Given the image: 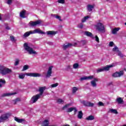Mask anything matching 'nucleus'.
I'll list each match as a JSON object with an SVG mask.
<instances>
[{
  "label": "nucleus",
  "instance_id": "nucleus-50",
  "mask_svg": "<svg viewBox=\"0 0 126 126\" xmlns=\"http://www.w3.org/2000/svg\"><path fill=\"white\" fill-rule=\"evenodd\" d=\"M12 2V0H7V4H11Z\"/></svg>",
  "mask_w": 126,
  "mask_h": 126
},
{
  "label": "nucleus",
  "instance_id": "nucleus-19",
  "mask_svg": "<svg viewBox=\"0 0 126 126\" xmlns=\"http://www.w3.org/2000/svg\"><path fill=\"white\" fill-rule=\"evenodd\" d=\"M31 34H33L32 32V31H30L27 32L24 34L23 37L24 38H27V37H29V36H30Z\"/></svg>",
  "mask_w": 126,
  "mask_h": 126
},
{
  "label": "nucleus",
  "instance_id": "nucleus-57",
  "mask_svg": "<svg viewBox=\"0 0 126 126\" xmlns=\"http://www.w3.org/2000/svg\"><path fill=\"white\" fill-rule=\"evenodd\" d=\"M1 20V16L0 15V20Z\"/></svg>",
  "mask_w": 126,
  "mask_h": 126
},
{
  "label": "nucleus",
  "instance_id": "nucleus-55",
  "mask_svg": "<svg viewBox=\"0 0 126 126\" xmlns=\"http://www.w3.org/2000/svg\"><path fill=\"white\" fill-rule=\"evenodd\" d=\"M63 126H69V125H64Z\"/></svg>",
  "mask_w": 126,
  "mask_h": 126
},
{
  "label": "nucleus",
  "instance_id": "nucleus-35",
  "mask_svg": "<svg viewBox=\"0 0 126 126\" xmlns=\"http://www.w3.org/2000/svg\"><path fill=\"white\" fill-rule=\"evenodd\" d=\"M118 53V56H119V57H120V58H124V57H125V55H124V54H123V53H122V52H121V51H118V52H117Z\"/></svg>",
  "mask_w": 126,
  "mask_h": 126
},
{
  "label": "nucleus",
  "instance_id": "nucleus-39",
  "mask_svg": "<svg viewBox=\"0 0 126 126\" xmlns=\"http://www.w3.org/2000/svg\"><path fill=\"white\" fill-rule=\"evenodd\" d=\"M78 66H79V65L77 63H74L73 65V68H75V69H76V68H78Z\"/></svg>",
  "mask_w": 126,
  "mask_h": 126
},
{
  "label": "nucleus",
  "instance_id": "nucleus-10",
  "mask_svg": "<svg viewBox=\"0 0 126 126\" xmlns=\"http://www.w3.org/2000/svg\"><path fill=\"white\" fill-rule=\"evenodd\" d=\"M40 95L39 94H36L32 96L31 99V103L32 104H34V103H36L37 101H38V99H40Z\"/></svg>",
  "mask_w": 126,
  "mask_h": 126
},
{
  "label": "nucleus",
  "instance_id": "nucleus-53",
  "mask_svg": "<svg viewBox=\"0 0 126 126\" xmlns=\"http://www.w3.org/2000/svg\"><path fill=\"white\" fill-rule=\"evenodd\" d=\"M73 110L74 111V114H76V112H77V109H76V108L74 107Z\"/></svg>",
  "mask_w": 126,
  "mask_h": 126
},
{
  "label": "nucleus",
  "instance_id": "nucleus-12",
  "mask_svg": "<svg viewBox=\"0 0 126 126\" xmlns=\"http://www.w3.org/2000/svg\"><path fill=\"white\" fill-rule=\"evenodd\" d=\"M41 23V21L40 20H38L36 21H30L29 23L30 25L32 26V27H34V26H37V25H39V24H40Z\"/></svg>",
  "mask_w": 126,
  "mask_h": 126
},
{
  "label": "nucleus",
  "instance_id": "nucleus-28",
  "mask_svg": "<svg viewBox=\"0 0 126 126\" xmlns=\"http://www.w3.org/2000/svg\"><path fill=\"white\" fill-rule=\"evenodd\" d=\"M78 91V88L76 87H74L72 88V92L73 94H75V93H76V91Z\"/></svg>",
  "mask_w": 126,
  "mask_h": 126
},
{
  "label": "nucleus",
  "instance_id": "nucleus-30",
  "mask_svg": "<svg viewBox=\"0 0 126 126\" xmlns=\"http://www.w3.org/2000/svg\"><path fill=\"white\" fill-rule=\"evenodd\" d=\"M109 112H110V113H112L113 114H115L116 115L118 114V111L117 109H111L109 110Z\"/></svg>",
  "mask_w": 126,
  "mask_h": 126
},
{
  "label": "nucleus",
  "instance_id": "nucleus-2",
  "mask_svg": "<svg viewBox=\"0 0 126 126\" xmlns=\"http://www.w3.org/2000/svg\"><path fill=\"white\" fill-rule=\"evenodd\" d=\"M25 75L32 77H40V76H41V74L38 73H26V74L21 73L19 74V78H20V79H24Z\"/></svg>",
  "mask_w": 126,
  "mask_h": 126
},
{
  "label": "nucleus",
  "instance_id": "nucleus-11",
  "mask_svg": "<svg viewBox=\"0 0 126 126\" xmlns=\"http://www.w3.org/2000/svg\"><path fill=\"white\" fill-rule=\"evenodd\" d=\"M82 104H84V106L86 107H93L94 106V103H91L89 101H87L85 100H83L81 102Z\"/></svg>",
  "mask_w": 126,
  "mask_h": 126
},
{
  "label": "nucleus",
  "instance_id": "nucleus-40",
  "mask_svg": "<svg viewBox=\"0 0 126 126\" xmlns=\"http://www.w3.org/2000/svg\"><path fill=\"white\" fill-rule=\"evenodd\" d=\"M73 108L74 107H71V108H68L66 112L67 113H70V112H72V111H73Z\"/></svg>",
  "mask_w": 126,
  "mask_h": 126
},
{
  "label": "nucleus",
  "instance_id": "nucleus-33",
  "mask_svg": "<svg viewBox=\"0 0 126 126\" xmlns=\"http://www.w3.org/2000/svg\"><path fill=\"white\" fill-rule=\"evenodd\" d=\"M88 18H90V17H89V16H87L84 17L83 19H82L81 21L83 23L84 22H86V20H87V19H88Z\"/></svg>",
  "mask_w": 126,
  "mask_h": 126
},
{
  "label": "nucleus",
  "instance_id": "nucleus-6",
  "mask_svg": "<svg viewBox=\"0 0 126 126\" xmlns=\"http://www.w3.org/2000/svg\"><path fill=\"white\" fill-rule=\"evenodd\" d=\"M113 66H116V64H112L110 65H107L104 67H103L102 68L97 69L96 70V72L97 73H99V72H102L103 71H108V70H110V68H111V67H113Z\"/></svg>",
  "mask_w": 126,
  "mask_h": 126
},
{
  "label": "nucleus",
  "instance_id": "nucleus-38",
  "mask_svg": "<svg viewBox=\"0 0 126 126\" xmlns=\"http://www.w3.org/2000/svg\"><path fill=\"white\" fill-rule=\"evenodd\" d=\"M10 39L12 42H16V39H15V37L13 36H11Z\"/></svg>",
  "mask_w": 126,
  "mask_h": 126
},
{
  "label": "nucleus",
  "instance_id": "nucleus-45",
  "mask_svg": "<svg viewBox=\"0 0 126 126\" xmlns=\"http://www.w3.org/2000/svg\"><path fill=\"white\" fill-rule=\"evenodd\" d=\"M71 68V65H67L66 67V70H69Z\"/></svg>",
  "mask_w": 126,
  "mask_h": 126
},
{
  "label": "nucleus",
  "instance_id": "nucleus-41",
  "mask_svg": "<svg viewBox=\"0 0 126 126\" xmlns=\"http://www.w3.org/2000/svg\"><path fill=\"white\" fill-rule=\"evenodd\" d=\"M59 85V83H56L55 84H53L52 85H51V88H55V87H57V86H58Z\"/></svg>",
  "mask_w": 126,
  "mask_h": 126
},
{
  "label": "nucleus",
  "instance_id": "nucleus-42",
  "mask_svg": "<svg viewBox=\"0 0 126 126\" xmlns=\"http://www.w3.org/2000/svg\"><path fill=\"white\" fill-rule=\"evenodd\" d=\"M18 64H19V59H16L14 65L16 66L18 65Z\"/></svg>",
  "mask_w": 126,
  "mask_h": 126
},
{
  "label": "nucleus",
  "instance_id": "nucleus-31",
  "mask_svg": "<svg viewBox=\"0 0 126 126\" xmlns=\"http://www.w3.org/2000/svg\"><path fill=\"white\" fill-rule=\"evenodd\" d=\"M49 120H45L43 122V126H49Z\"/></svg>",
  "mask_w": 126,
  "mask_h": 126
},
{
  "label": "nucleus",
  "instance_id": "nucleus-58",
  "mask_svg": "<svg viewBox=\"0 0 126 126\" xmlns=\"http://www.w3.org/2000/svg\"><path fill=\"white\" fill-rule=\"evenodd\" d=\"M125 71H126V69H125Z\"/></svg>",
  "mask_w": 126,
  "mask_h": 126
},
{
  "label": "nucleus",
  "instance_id": "nucleus-16",
  "mask_svg": "<svg viewBox=\"0 0 126 126\" xmlns=\"http://www.w3.org/2000/svg\"><path fill=\"white\" fill-rule=\"evenodd\" d=\"M15 94H16V93L3 94L1 95V97H9V96H12V95H15Z\"/></svg>",
  "mask_w": 126,
  "mask_h": 126
},
{
  "label": "nucleus",
  "instance_id": "nucleus-48",
  "mask_svg": "<svg viewBox=\"0 0 126 126\" xmlns=\"http://www.w3.org/2000/svg\"><path fill=\"white\" fill-rule=\"evenodd\" d=\"M109 47H113V46H114V42L113 41H110L109 42Z\"/></svg>",
  "mask_w": 126,
  "mask_h": 126
},
{
  "label": "nucleus",
  "instance_id": "nucleus-47",
  "mask_svg": "<svg viewBox=\"0 0 126 126\" xmlns=\"http://www.w3.org/2000/svg\"><path fill=\"white\" fill-rule=\"evenodd\" d=\"M78 28H79L80 29H82L83 28V24H80L78 26Z\"/></svg>",
  "mask_w": 126,
  "mask_h": 126
},
{
  "label": "nucleus",
  "instance_id": "nucleus-21",
  "mask_svg": "<svg viewBox=\"0 0 126 126\" xmlns=\"http://www.w3.org/2000/svg\"><path fill=\"white\" fill-rule=\"evenodd\" d=\"M14 120L17 122V123H23V122H25V120L22 119H19L16 117H14Z\"/></svg>",
  "mask_w": 126,
  "mask_h": 126
},
{
  "label": "nucleus",
  "instance_id": "nucleus-52",
  "mask_svg": "<svg viewBox=\"0 0 126 126\" xmlns=\"http://www.w3.org/2000/svg\"><path fill=\"white\" fill-rule=\"evenodd\" d=\"M98 105L99 106H104V104L103 103V102L99 101L98 103Z\"/></svg>",
  "mask_w": 126,
  "mask_h": 126
},
{
  "label": "nucleus",
  "instance_id": "nucleus-34",
  "mask_svg": "<svg viewBox=\"0 0 126 126\" xmlns=\"http://www.w3.org/2000/svg\"><path fill=\"white\" fill-rule=\"evenodd\" d=\"M112 51L113 52H117V53H118L120 50H119V48H118V47L117 46H115L113 49H112Z\"/></svg>",
  "mask_w": 126,
  "mask_h": 126
},
{
  "label": "nucleus",
  "instance_id": "nucleus-22",
  "mask_svg": "<svg viewBox=\"0 0 126 126\" xmlns=\"http://www.w3.org/2000/svg\"><path fill=\"white\" fill-rule=\"evenodd\" d=\"M72 46V44L71 43H68L67 44H64L63 45V50H66L68 48H70V47Z\"/></svg>",
  "mask_w": 126,
  "mask_h": 126
},
{
  "label": "nucleus",
  "instance_id": "nucleus-26",
  "mask_svg": "<svg viewBox=\"0 0 126 126\" xmlns=\"http://www.w3.org/2000/svg\"><path fill=\"white\" fill-rule=\"evenodd\" d=\"M84 34L87 36L88 37H92V36H93V35L92 34V33L88 31L85 32Z\"/></svg>",
  "mask_w": 126,
  "mask_h": 126
},
{
  "label": "nucleus",
  "instance_id": "nucleus-18",
  "mask_svg": "<svg viewBox=\"0 0 126 126\" xmlns=\"http://www.w3.org/2000/svg\"><path fill=\"white\" fill-rule=\"evenodd\" d=\"M5 83H6L5 80L3 79H0V88H1V87L4 85H5Z\"/></svg>",
  "mask_w": 126,
  "mask_h": 126
},
{
  "label": "nucleus",
  "instance_id": "nucleus-25",
  "mask_svg": "<svg viewBox=\"0 0 126 126\" xmlns=\"http://www.w3.org/2000/svg\"><path fill=\"white\" fill-rule=\"evenodd\" d=\"M77 117L78 119H79V120H81V119H82L83 117V113H82V111H79Z\"/></svg>",
  "mask_w": 126,
  "mask_h": 126
},
{
  "label": "nucleus",
  "instance_id": "nucleus-27",
  "mask_svg": "<svg viewBox=\"0 0 126 126\" xmlns=\"http://www.w3.org/2000/svg\"><path fill=\"white\" fill-rule=\"evenodd\" d=\"M95 118L94 117V116L90 115L89 117H87L86 118V120H87V121H93Z\"/></svg>",
  "mask_w": 126,
  "mask_h": 126
},
{
  "label": "nucleus",
  "instance_id": "nucleus-56",
  "mask_svg": "<svg viewBox=\"0 0 126 126\" xmlns=\"http://www.w3.org/2000/svg\"><path fill=\"white\" fill-rule=\"evenodd\" d=\"M2 113V110H0V114Z\"/></svg>",
  "mask_w": 126,
  "mask_h": 126
},
{
  "label": "nucleus",
  "instance_id": "nucleus-36",
  "mask_svg": "<svg viewBox=\"0 0 126 126\" xmlns=\"http://www.w3.org/2000/svg\"><path fill=\"white\" fill-rule=\"evenodd\" d=\"M29 68V66L28 65H25L22 69V71H25V70H27V69Z\"/></svg>",
  "mask_w": 126,
  "mask_h": 126
},
{
  "label": "nucleus",
  "instance_id": "nucleus-44",
  "mask_svg": "<svg viewBox=\"0 0 126 126\" xmlns=\"http://www.w3.org/2000/svg\"><path fill=\"white\" fill-rule=\"evenodd\" d=\"M80 45H82L83 46H84V45H85V44H86V41L85 40H82L81 42H79Z\"/></svg>",
  "mask_w": 126,
  "mask_h": 126
},
{
  "label": "nucleus",
  "instance_id": "nucleus-3",
  "mask_svg": "<svg viewBox=\"0 0 126 126\" xmlns=\"http://www.w3.org/2000/svg\"><path fill=\"white\" fill-rule=\"evenodd\" d=\"M94 28L96 30L100 32L101 33H105L106 30H105V26L100 22H97L95 25H94Z\"/></svg>",
  "mask_w": 126,
  "mask_h": 126
},
{
  "label": "nucleus",
  "instance_id": "nucleus-54",
  "mask_svg": "<svg viewBox=\"0 0 126 126\" xmlns=\"http://www.w3.org/2000/svg\"><path fill=\"white\" fill-rule=\"evenodd\" d=\"M5 29L7 30H10V28H9V27H8V26L6 27Z\"/></svg>",
  "mask_w": 126,
  "mask_h": 126
},
{
  "label": "nucleus",
  "instance_id": "nucleus-13",
  "mask_svg": "<svg viewBox=\"0 0 126 126\" xmlns=\"http://www.w3.org/2000/svg\"><path fill=\"white\" fill-rule=\"evenodd\" d=\"M32 34H46V32L42 31L41 30H40V29H37L33 30V31H32Z\"/></svg>",
  "mask_w": 126,
  "mask_h": 126
},
{
  "label": "nucleus",
  "instance_id": "nucleus-37",
  "mask_svg": "<svg viewBox=\"0 0 126 126\" xmlns=\"http://www.w3.org/2000/svg\"><path fill=\"white\" fill-rule=\"evenodd\" d=\"M57 103H58V104H63L64 101H63L62 99H59L57 100Z\"/></svg>",
  "mask_w": 126,
  "mask_h": 126
},
{
  "label": "nucleus",
  "instance_id": "nucleus-4",
  "mask_svg": "<svg viewBox=\"0 0 126 126\" xmlns=\"http://www.w3.org/2000/svg\"><path fill=\"white\" fill-rule=\"evenodd\" d=\"M12 72V70L9 68L6 67L4 66H0V73L2 75H6Z\"/></svg>",
  "mask_w": 126,
  "mask_h": 126
},
{
  "label": "nucleus",
  "instance_id": "nucleus-7",
  "mask_svg": "<svg viewBox=\"0 0 126 126\" xmlns=\"http://www.w3.org/2000/svg\"><path fill=\"white\" fill-rule=\"evenodd\" d=\"M9 117V113H5V114H2L0 117V123H3L4 122H5V121H6V120H7Z\"/></svg>",
  "mask_w": 126,
  "mask_h": 126
},
{
  "label": "nucleus",
  "instance_id": "nucleus-24",
  "mask_svg": "<svg viewBox=\"0 0 126 126\" xmlns=\"http://www.w3.org/2000/svg\"><path fill=\"white\" fill-rule=\"evenodd\" d=\"M25 12L26 11L25 10H22L21 12L20 13V16L22 18H25Z\"/></svg>",
  "mask_w": 126,
  "mask_h": 126
},
{
  "label": "nucleus",
  "instance_id": "nucleus-8",
  "mask_svg": "<svg viewBox=\"0 0 126 126\" xmlns=\"http://www.w3.org/2000/svg\"><path fill=\"white\" fill-rule=\"evenodd\" d=\"M53 67H54L53 66H50L48 67V70L45 75L46 78H49V77L52 76V73H53Z\"/></svg>",
  "mask_w": 126,
  "mask_h": 126
},
{
  "label": "nucleus",
  "instance_id": "nucleus-46",
  "mask_svg": "<svg viewBox=\"0 0 126 126\" xmlns=\"http://www.w3.org/2000/svg\"><path fill=\"white\" fill-rule=\"evenodd\" d=\"M59 3H62V4H63L65 2V0H58Z\"/></svg>",
  "mask_w": 126,
  "mask_h": 126
},
{
  "label": "nucleus",
  "instance_id": "nucleus-23",
  "mask_svg": "<svg viewBox=\"0 0 126 126\" xmlns=\"http://www.w3.org/2000/svg\"><path fill=\"white\" fill-rule=\"evenodd\" d=\"M94 8V5L89 4V5H88L87 6V9L88 11H92Z\"/></svg>",
  "mask_w": 126,
  "mask_h": 126
},
{
  "label": "nucleus",
  "instance_id": "nucleus-51",
  "mask_svg": "<svg viewBox=\"0 0 126 126\" xmlns=\"http://www.w3.org/2000/svg\"><path fill=\"white\" fill-rule=\"evenodd\" d=\"M78 44H79V42H75L73 44H72V46H73V47H75L76 46V45Z\"/></svg>",
  "mask_w": 126,
  "mask_h": 126
},
{
  "label": "nucleus",
  "instance_id": "nucleus-1",
  "mask_svg": "<svg viewBox=\"0 0 126 126\" xmlns=\"http://www.w3.org/2000/svg\"><path fill=\"white\" fill-rule=\"evenodd\" d=\"M90 79H93V80L91 81V84L93 87H97V83L96 82H98L99 81V79L94 77V75H91L89 76H85L84 77H82L80 78V80L81 81H83V80H87Z\"/></svg>",
  "mask_w": 126,
  "mask_h": 126
},
{
  "label": "nucleus",
  "instance_id": "nucleus-20",
  "mask_svg": "<svg viewBox=\"0 0 126 126\" xmlns=\"http://www.w3.org/2000/svg\"><path fill=\"white\" fill-rule=\"evenodd\" d=\"M120 29H121V28H114V29H112L111 33L112 34H113V35H116V34H117V32H118V31H119Z\"/></svg>",
  "mask_w": 126,
  "mask_h": 126
},
{
  "label": "nucleus",
  "instance_id": "nucleus-32",
  "mask_svg": "<svg viewBox=\"0 0 126 126\" xmlns=\"http://www.w3.org/2000/svg\"><path fill=\"white\" fill-rule=\"evenodd\" d=\"M52 16H53V17H54L55 18H57V19H59L60 21H62L61 19L62 18L60 16H58L56 15H52Z\"/></svg>",
  "mask_w": 126,
  "mask_h": 126
},
{
  "label": "nucleus",
  "instance_id": "nucleus-17",
  "mask_svg": "<svg viewBox=\"0 0 126 126\" xmlns=\"http://www.w3.org/2000/svg\"><path fill=\"white\" fill-rule=\"evenodd\" d=\"M116 103H118V104H124V99L122 97H118L116 99Z\"/></svg>",
  "mask_w": 126,
  "mask_h": 126
},
{
  "label": "nucleus",
  "instance_id": "nucleus-15",
  "mask_svg": "<svg viewBox=\"0 0 126 126\" xmlns=\"http://www.w3.org/2000/svg\"><path fill=\"white\" fill-rule=\"evenodd\" d=\"M57 33H58V32L54 31H49L46 32V34L49 36H55Z\"/></svg>",
  "mask_w": 126,
  "mask_h": 126
},
{
  "label": "nucleus",
  "instance_id": "nucleus-5",
  "mask_svg": "<svg viewBox=\"0 0 126 126\" xmlns=\"http://www.w3.org/2000/svg\"><path fill=\"white\" fill-rule=\"evenodd\" d=\"M24 48L27 52H28L30 55H38V53L33 50V48L29 47L28 43L24 44Z\"/></svg>",
  "mask_w": 126,
  "mask_h": 126
},
{
  "label": "nucleus",
  "instance_id": "nucleus-43",
  "mask_svg": "<svg viewBox=\"0 0 126 126\" xmlns=\"http://www.w3.org/2000/svg\"><path fill=\"white\" fill-rule=\"evenodd\" d=\"M69 106H70V104H69L65 105V106H64L63 107V110H65V109H67V108H68L69 107Z\"/></svg>",
  "mask_w": 126,
  "mask_h": 126
},
{
  "label": "nucleus",
  "instance_id": "nucleus-14",
  "mask_svg": "<svg viewBox=\"0 0 126 126\" xmlns=\"http://www.w3.org/2000/svg\"><path fill=\"white\" fill-rule=\"evenodd\" d=\"M46 87L45 86L40 87L39 89V92L40 93L38 94L37 95H39L40 97L43 95V94L44 93V91L46 90Z\"/></svg>",
  "mask_w": 126,
  "mask_h": 126
},
{
  "label": "nucleus",
  "instance_id": "nucleus-49",
  "mask_svg": "<svg viewBox=\"0 0 126 126\" xmlns=\"http://www.w3.org/2000/svg\"><path fill=\"white\" fill-rule=\"evenodd\" d=\"M95 41H96L97 43H99L100 42L99 41V37H98V36L97 35H95Z\"/></svg>",
  "mask_w": 126,
  "mask_h": 126
},
{
  "label": "nucleus",
  "instance_id": "nucleus-9",
  "mask_svg": "<svg viewBox=\"0 0 126 126\" xmlns=\"http://www.w3.org/2000/svg\"><path fill=\"white\" fill-rule=\"evenodd\" d=\"M124 73H125L123 70L119 72H116L112 74V77H115V78H117L118 77H121V76H123V75H124Z\"/></svg>",
  "mask_w": 126,
  "mask_h": 126
},
{
  "label": "nucleus",
  "instance_id": "nucleus-29",
  "mask_svg": "<svg viewBox=\"0 0 126 126\" xmlns=\"http://www.w3.org/2000/svg\"><path fill=\"white\" fill-rule=\"evenodd\" d=\"M20 101H21L20 98H17L16 99L13 100V103L14 104V105H16V104H17L18 102H20Z\"/></svg>",
  "mask_w": 126,
  "mask_h": 126
}]
</instances>
